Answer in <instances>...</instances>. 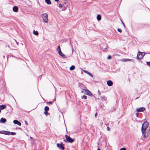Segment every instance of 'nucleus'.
Listing matches in <instances>:
<instances>
[{
    "label": "nucleus",
    "mask_w": 150,
    "mask_h": 150,
    "mask_svg": "<svg viewBox=\"0 0 150 150\" xmlns=\"http://www.w3.org/2000/svg\"><path fill=\"white\" fill-rule=\"evenodd\" d=\"M65 138L66 139V140L67 141H68L69 143H72L74 141V140L70 138L67 135H65Z\"/></svg>",
    "instance_id": "nucleus-6"
},
{
    "label": "nucleus",
    "mask_w": 150,
    "mask_h": 150,
    "mask_svg": "<svg viewBox=\"0 0 150 150\" xmlns=\"http://www.w3.org/2000/svg\"><path fill=\"white\" fill-rule=\"evenodd\" d=\"M131 60L130 59H123L122 60V61H123V62H127L128 61H130Z\"/></svg>",
    "instance_id": "nucleus-20"
},
{
    "label": "nucleus",
    "mask_w": 150,
    "mask_h": 150,
    "mask_svg": "<svg viewBox=\"0 0 150 150\" xmlns=\"http://www.w3.org/2000/svg\"><path fill=\"white\" fill-rule=\"evenodd\" d=\"M97 113H96L95 114V117H97Z\"/></svg>",
    "instance_id": "nucleus-39"
},
{
    "label": "nucleus",
    "mask_w": 150,
    "mask_h": 150,
    "mask_svg": "<svg viewBox=\"0 0 150 150\" xmlns=\"http://www.w3.org/2000/svg\"><path fill=\"white\" fill-rule=\"evenodd\" d=\"M14 40L16 41V42L17 44L18 45V43L17 42L16 40Z\"/></svg>",
    "instance_id": "nucleus-37"
},
{
    "label": "nucleus",
    "mask_w": 150,
    "mask_h": 150,
    "mask_svg": "<svg viewBox=\"0 0 150 150\" xmlns=\"http://www.w3.org/2000/svg\"><path fill=\"white\" fill-rule=\"evenodd\" d=\"M33 33L35 35H37L39 34L38 32L37 31H35L34 30L33 31Z\"/></svg>",
    "instance_id": "nucleus-22"
},
{
    "label": "nucleus",
    "mask_w": 150,
    "mask_h": 150,
    "mask_svg": "<svg viewBox=\"0 0 150 150\" xmlns=\"http://www.w3.org/2000/svg\"><path fill=\"white\" fill-rule=\"evenodd\" d=\"M111 56L110 55H109V56L107 58H108V59H111Z\"/></svg>",
    "instance_id": "nucleus-30"
},
{
    "label": "nucleus",
    "mask_w": 150,
    "mask_h": 150,
    "mask_svg": "<svg viewBox=\"0 0 150 150\" xmlns=\"http://www.w3.org/2000/svg\"><path fill=\"white\" fill-rule=\"evenodd\" d=\"M145 109V108L144 107L140 108H137L136 109V110L137 112H143L144 111Z\"/></svg>",
    "instance_id": "nucleus-8"
},
{
    "label": "nucleus",
    "mask_w": 150,
    "mask_h": 150,
    "mask_svg": "<svg viewBox=\"0 0 150 150\" xmlns=\"http://www.w3.org/2000/svg\"><path fill=\"white\" fill-rule=\"evenodd\" d=\"M100 124H101V125H102L103 124V123L102 122H101V123H100Z\"/></svg>",
    "instance_id": "nucleus-42"
},
{
    "label": "nucleus",
    "mask_w": 150,
    "mask_h": 150,
    "mask_svg": "<svg viewBox=\"0 0 150 150\" xmlns=\"http://www.w3.org/2000/svg\"><path fill=\"white\" fill-rule=\"evenodd\" d=\"M57 50L59 54L62 57L65 58V55L62 52L60 46L58 47Z\"/></svg>",
    "instance_id": "nucleus-5"
},
{
    "label": "nucleus",
    "mask_w": 150,
    "mask_h": 150,
    "mask_svg": "<svg viewBox=\"0 0 150 150\" xmlns=\"http://www.w3.org/2000/svg\"><path fill=\"white\" fill-rule=\"evenodd\" d=\"M44 114L45 115H47L48 114V112L47 111H45V112H44Z\"/></svg>",
    "instance_id": "nucleus-29"
},
{
    "label": "nucleus",
    "mask_w": 150,
    "mask_h": 150,
    "mask_svg": "<svg viewBox=\"0 0 150 150\" xmlns=\"http://www.w3.org/2000/svg\"><path fill=\"white\" fill-rule=\"evenodd\" d=\"M55 1L57 2L59 1V0H54Z\"/></svg>",
    "instance_id": "nucleus-41"
},
{
    "label": "nucleus",
    "mask_w": 150,
    "mask_h": 150,
    "mask_svg": "<svg viewBox=\"0 0 150 150\" xmlns=\"http://www.w3.org/2000/svg\"><path fill=\"white\" fill-rule=\"evenodd\" d=\"M98 94L99 95H100V92L99 91H98Z\"/></svg>",
    "instance_id": "nucleus-40"
},
{
    "label": "nucleus",
    "mask_w": 150,
    "mask_h": 150,
    "mask_svg": "<svg viewBox=\"0 0 150 150\" xmlns=\"http://www.w3.org/2000/svg\"><path fill=\"white\" fill-rule=\"evenodd\" d=\"M122 24H123V25H124V27H125V25L123 23V22H122Z\"/></svg>",
    "instance_id": "nucleus-38"
},
{
    "label": "nucleus",
    "mask_w": 150,
    "mask_h": 150,
    "mask_svg": "<svg viewBox=\"0 0 150 150\" xmlns=\"http://www.w3.org/2000/svg\"><path fill=\"white\" fill-rule=\"evenodd\" d=\"M64 4L66 5V7H68L69 8V7L70 4L69 2L67 1H65L64 2Z\"/></svg>",
    "instance_id": "nucleus-13"
},
{
    "label": "nucleus",
    "mask_w": 150,
    "mask_h": 150,
    "mask_svg": "<svg viewBox=\"0 0 150 150\" xmlns=\"http://www.w3.org/2000/svg\"><path fill=\"white\" fill-rule=\"evenodd\" d=\"M47 103H50L51 104H52L53 103V102H47Z\"/></svg>",
    "instance_id": "nucleus-33"
},
{
    "label": "nucleus",
    "mask_w": 150,
    "mask_h": 150,
    "mask_svg": "<svg viewBox=\"0 0 150 150\" xmlns=\"http://www.w3.org/2000/svg\"><path fill=\"white\" fill-rule=\"evenodd\" d=\"M107 84L109 86H111L113 84V83L111 80H109L107 81Z\"/></svg>",
    "instance_id": "nucleus-11"
},
{
    "label": "nucleus",
    "mask_w": 150,
    "mask_h": 150,
    "mask_svg": "<svg viewBox=\"0 0 150 150\" xmlns=\"http://www.w3.org/2000/svg\"><path fill=\"white\" fill-rule=\"evenodd\" d=\"M117 31L118 32H120V33H121L122 32V30L120 28H118L117 29Z\"/></svg>",
    "instance_id": "nucleus-26"
},
{
    "label": "nucleus",
    "mask_w": 150,
    "mask_h": 150,
    "mask_svg": "<svg viewBox=\"0 0 150 150\" xmlns=\"http://www.w3.org/2000/svg\"><path fill=\"white\" fill-rule=\"evenodd\" d=\"M107 130L108 131H110V128H109V127H107Z\"/></svg>",
    "instance_id": "nucleus-34"
},
{
    "label": "nucleus",
    "mask_w": 150,
    "mask_h": 150,
    "mask_svg": "<svg viewBox=\"0 0 150 150\" xmlns=\"http://www.w3.org/2000/svg\"><path fill=\"white\" fill-rule=\"evenodd\" d=\"M81 98L82 99H87V97L86 96L83 95L81 97Z\"/></svg>",
    "instance_id": "nucleus-24"
},
{
    "label": "nucleus",
    "mask_w": 150,
    "mask_h": 150,
    "mask_svg": "<svg viewBox=\"0 0 150 150\" xmlns=\"http://www.w3.org/2000/svg\"><path fill=\"white\" fill-rule=\"evenodd\" d=\"M75 68V67L74 65H72L71 66L69 69L71 70H74Z\"/></svg>",
    "instance_id": "nucleus-21"
},
{
    "label": "nucleus",
    "mask_w": 150,
    "mask_h": 150,
    "mask_svg": "<svg viewBox=\"0 0 150 150\" xmlns=\"http://www.w3.org/2000/svg\"><path fill=\"white\" fill-rule=\"evenodd\" d=\"M138 115H139L138 113V112H137L136 113V115L137 117H138Z\"/></svg>",
    "instance_id": "nucleus-35"
},
{
    "label": "nucleus",
    "mask_w": 150,
    "mask_h": 150,
    "mask_svg": "<svg viewBox=\"0 0 150 150\" xmlns=\"http://www.w3.org/2000/svg\"><path fill=\"white\" fill-rule=\"evenodd\" d=\"M147 65L150 66V62H147Z\"/></svg>",
    "instance_id": "nucleus-31"
},
{
    "label": "nucleus",
    "mask_w": 150,
    "mask_h": 150,
    "mask_svg": "<svg viewBox=\"0 0 150 150\" xmlns=\"http://www.w3.org/2000/svg\"><path fill=\"white\" fill-rule=\"evenodd\" d=\"M85 73H87V74H88L89 76H91V77H93V75L91 73L88 72V71H86V70H83Z\"/></svg>",
    "instance_id": "nucleus-14"
},
{
    "label": "nucleus",
    "mask_w": 150,
    "mask_h": 150,
    "mask_svg": "<svg viewBox=\"0 0 150 150\" xmlns=\"http://www.w3.org/2000/svg\"><path fill=\"white\" fill-rule=\"evenodd\" d=\"M49 108L47 106L45 107L44 108V110L45 111H48L49 110Z\"/></svg>",
    "instance_id": "nucleus-23"
},
{
    "label": "nucleus",
    "mask_w": 150,
    "mask_h": 150,
    "mask_svg": "<svg viewBox=\"0 0 150 150\" xmlns=\"http://www.w3.org/2000/svg\"><path fill=\"white\" fill-rule=\"evenodd\" d=\"M149 150H150V148H149Z\"/></svg>",
    "instance_id": "nucleus-46"
},
{
    "label": "nucleus",
    "mask_w": 150,
    "mask_h": 150,
    "mask_svg": "<svg viewBox=\"0 0 150 150\" xmlns=\"http://www.w3.org/2000/svg\"><path fill=\"white\" fill-rule=\"evenodd\" d=\"M63 6V5L62 4H59V6H58V7L59 8H62V7Z\"/></svg>",
    "instance_id": "nucleus-25"
},
{
    "label": "nucleus",
    "mask_w": 150,
    "mask_h": 150,
    "mask_svg": "<svg viewBox=\"0 0 150 150\" xmlns=\"http://www.w3.org/2000/svg\"><path fill=\"white\" fill-rule=\"evenodd\" d=\"M25 122L26 125H28V123L27 121H25Z\"/></svg>",
    "instance_id": "nucleus-36"
},
{
    "label": "nucleus",
    "mask_w": 150,
    "mask_h": 150,
    "mask_svg": "<svg viewBox=\"0 0 150 150\" xmlns=\"http://www.w3.org/2000/svg\"><path fill=\"white\" fill-rule=\"evenodd\" d=\"M145 55V53L144 52H139L137 53V57L138 59H142Z\"/></svg>",
    "instance_id": "nucleus-3"
},
{
    "label": "nucleus",
    "mask_w": 150,
    "mask_h": 150,
    "mask_svg": "<svg viewBox=\"0 0 150 150\" xmlns=\"http://www.w3.org/2000/svg\"><path fill=\"white\" fill-rule=\"evenodd\" d=\"M13 122L15 124H17L19 126H21V123L18 120H14L13 121Z\"/></svg>",
    "instance_id": "nucleus-10"
},
{
    "label": "nucleus",
    "mask_w": 150,
    "mask_h": 150,
    "mask_svg": "<svg viewBox=\"0 0 150 150\" xmlns=\"http://www.w3.org/2000/svg\"><path fill=\"white\" fill-rule=\"evenodd\" d=\"M6 107V106L5 105H0V108L1 109L3 110Z\"/></svg>",
    "instance_id": "nucleus-16"
},
{
    "label": "nucleus",
    "mask_w": 150,
    "mask_h": 150,
    "mask_svg": "<svg viewBox=\"0 0 150 150\" xmlns=\"http://www.w3.org/2000/svg\"><path fill=\"white\" fill-rule=\"evenodd\" d=\"M0 133H1V131H0Z\"/></svg>",
    "instance_id": "nucleus-44"
},
{
    "label": "nucleus",
    "mask_w": 150,
    "mask_h": 150,
    "mask_svg": "<svg viewBox=\"0 0 150 150\" xmlns=\"http://www.w3.org/2000/svg\"><path fill=\"white\" fill-rule=\"evenodd\" d=\"M57 145L58 147H59V149H62V150H64V146L62 145L61 144L57 143Z\"/></svg>",
    "instance_id": "nucleus-9"
},
{
    "label": "nucleus",
    "mask_w": 150,
    "mask_h": 150,
    "mask_svg": "<svg viewBox=\"0 0 150 150\" xmlns=\"http://www.w3.org/2000/svg\"><path fill=\"white\" fill-rule=\"evenodd\" d=\"M18 8L17 6H14L13 7V11L16 12H17L18 11Z\"/></svg>",
    "instance_id": "nucleus-12"
},
{
    "label": "nucleus",
    "mask_w": 150,
    "mask_h": 150,
    "mask_svg": "<svg viewBox=\"0 0 150 150\" xmlns=\"http://www.w3.org/2000/svg\"><path fill=\"white\" fill-rule=\"evenodd\" d=\"M97 150H100V149H97Z\"/></svg>",
    "instance_id": "nucleus-43"
},
{
    "label": "nucleus",
    "mask_w": 150,
    "mask_h": 150,
    "mask_svg": "<svg viewBox=\"0 0 150 150\" xmlns=\"http://www.w3.org/2000/svg\"><path fill=\"white\" fill-rule=\"evenodd\" d=\"M16 134V133L15 132H10V135L11 134L12 135H14L15 134Z\"/></svg>",
    "instance_id": "nucleus-28"
},
{
    "label": "nucleus",
    "mask_w": 150,
    "mask_h": 150,
    "mask_svg": "<svg viewBox=\"0 0 150 150\" xmlns=\"http://www.w3.org/2000/svg\"><path fill=\"white\" fill-rule=\"evenodd\" d=\"M145 132V133L144 134V136L145 137H147L150 134V129H148L147 130V131Z\"/></svg>",
    "instance_id": "nucleus-7"
},
{
    "label": "nucleus",
    "mask_w": 150,
    "mask_h": 150,
    "mask_svg": "<svg viewBox=\"0 0 150 150\" xmlns=\"http://www.w3.org/2000/svg\"><path fill=\"white\" fill-rule=\"evenodd\" d=\"M10 132H6V131H4L3 132V134H5L10 135Z\"/></svg>",
    "instance_id": "nucleus-19"
},
{
    "label": "nucleus",
    "mask_w": 150,
    "mask_h": 150,
    "mask_svg": "<svg viewBox=\"0 0 150 150\" xmlns=\"http://www.w3.org/2000/svg\"><path fill=\"white\" fill-rule=\"evenodd\" d=\"M148 122L147 121L145 122L142 124V133L144 134L148 126Z\"/></svg>",
    "instance_id": "nucleus-1"
},
{
    "label": "nucleus",
    "mask_w": 150,
    "mask_h": 150,
    "mask_svg": "<svg viewBox=\"0 0 150 150\" xmlns=\"http://www.w3.org/2000/svg\"><path fill=\"white\" fill-rule=\"evenodd\" d=\"M106 49V48H104V49L105 50V49Z\"/></svg>",
    "instance_id": "nucleus-45"
},
{
    "label": "nucleus",
    "mask_w": 150,
    "mask_h": 150,
    "mask_svg": "<svg viewBox=\"0 0 150 150\" xmlns=\"http://www.w3.org/2000/svg\"><path fill=\"white\" fill-rule=\"evenodd\" d=\"M42 17L44 21L46 23L48 22V15L46 13H44L42 15Z\"/></svg>",
    "instance_id": "nucleus-4"
},
{
    "label": "nucleus",
    "mask_w": 150,
    "mask_h": 150,
    "mask_svg": "<svg viewBox=\"0 0 150 150\" xmlns=\"http://www.w3.org/2000/svg\"><path fill=\"white\" fill-rule=\"evenodd\" d=\"M6 119L4 118H1L0 120V122L3 123L5 122H6Z\"/></svg>",
    "instance_id": "nucleus-15"
},
{
    "label": "nucleus",
    "mask_w": 150,
    "mask_h": 150,
    "mask_svg": "<svg viewBox=\"0 0 150 150\" xmlns=\"http://www.w3.org/2000/svg\"><path fill=\"white\" fill-rule=\"evenodd\" d=\"M81 93H84L90 96H92L93 95L91 92L87 89H83L81 91Z\"/></svg>",
    "instance_id": "nucleus-2"
},
{
    "label": "nucleus",
    "mask_w": 150,
    "mask_h": 150,
    "mask_svg": "<svg viewBox=\"0 0 150 150\" xmlns=\"http://www.w3.org/2000/svg\"><path fill=\"white\" fill-rule=\"evenodd\" d=\"M45 1L48 4H51V2L50 0H45Z\"/></svg>",
    "instance_id": "nucleus-18"
},
{
    "label": "nucleus",
    "mask_w": 150,
    "mask_h": 150,
    "mask_svg": "<svg viewBox=\"0 0 150 150\" xmlns=\"http://www.w3.org/2000/svg\"><path fill=\"white\" fill-rule=\"evenodd\" d=\"M67 7H64V8H63V9H62V10L63 11H65V10H66L67 8Z\"/></svg>",
    "instance_id": "nucleus-27"
},
{
    "label": "nucleus",
    "mask_w": 150,
    "mask_h": 150,
    "mask_svg": "<svg viewBox=\"0 0 150 150\" xmlns=\"http://www.w3.org/2000/svg\"><path fill=\"white\" fill-rule=\"evenodd\" d=\"M101 17L100 15H98L97 17V19L98 21H100L101 19Z\"/></svg>",
    "instance_id": "nucleus-17"
},
{
    "label": "nucleus",
    "mask_w": 150,
    "mask_h": 150,
    "mask_svg": "<svg viewBox=\"0 0 150 150\" xmlns=\"http://www.w3.org/2000/svg\"><path fill=\"white\" fill-rule=\"evenodd\" d=\"M120 150H126V149L125 148H122L120 149Z\"/></svg>",
    "instance_id": "nucleus-32"
}]
</instances>
